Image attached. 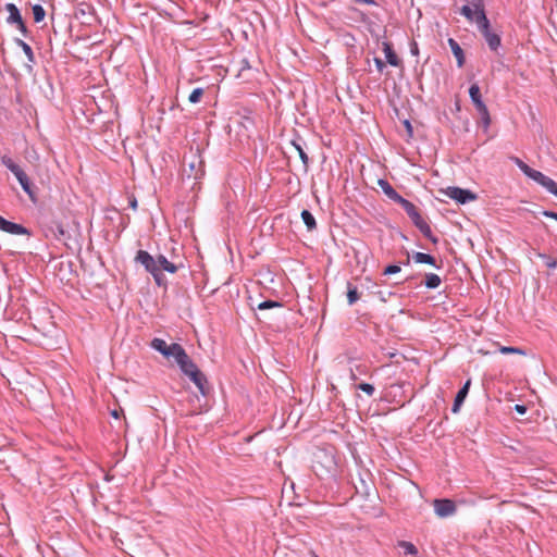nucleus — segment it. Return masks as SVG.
<instances>
[{"instance_id":"f257e3e1","label":"nucleus","mask_w":557,"mask_h":557,"mask_svg":"<svg viewBox=\"0 0 557 557\" xmlns=\"http://www.w3.org/2000/svg\"><path fill=\"white\" fill-rule=\"evenodd\" d=\"M135 262L141 264L145 270L152 275L156 284L160 287H166L168 285V280L163 274L164 271L175 273L178 270V265L169 261L165 256L158 255L154 258L146 250L137 251Z\"/></svg>"},{"instance_id":"f03ea898","label":"nucleus","mask_w":557,"mask_h":557,"mask_svg":"<svg viewBox=\"0 0 557 557\" xmlns=\"http://www.w3.org/2000/svg\"><path fill=\"white\" fill-rule=\"evenodd\" d=\"M475 8V24L483 35L488 48L492 51H497L502 45L500 36L491 29L490 21L485 14L484 0H471Z\"/></svg>"},{"instance_id":"7ed1b4c3","label":"nucleus","mask_w":557,"mask_h":557,"mask_svg":"<svg viewBox=\"0 0 557 557\" xmlns=\"http://www.w3.org/2000/svg\"><path fill=\"white\" fill-rule=\"evenodd\" d=\"M469 96L472 103L475 107V110L480 114L481 123L483 125L484 131L486 132L491 125V116L488 109L484 101L482 100L480 87L478 84H472L469 88Z\"/></svg>"},{"instance_id":"20e7f679","label":"nucleus","mask_w":557,"mask_h":557,"mask_svg":"<svg viewBox=\"0 0 557 557\" xmlns=\"http://www.w3.org/2000/svg\"><path fill=\"white\" fill-rule=\"evenodd\" d=\"M1 163L8 169L10 170L14 176L16 177V180L18 181L21 187L23 188V190L30 197L33 198L34 196V191L32 189V184H30V181L27 176V174L21 169V166L18 164H16L12 158H10L9 156H2L1 157Z\"/></svg>"},{"instance_id":"39448f33","label":"nucleus","mask_w":557,"mask_h":557,"mask_svg":"<svg viewBox=\"0 0 557 557\" xmlns=\"http://www.w3.org/2000/svg\"><path fill=\"white\" fill-rule=\"evenodd\" d=\"M408 216L412 221L413 225L419 228V231L430 239L433 244L438 243V238L435 237L432 233L430 225L423 220L418 208L414 206L410 211L407 212Z\"/></svg>"},{"instance_id":"423d86ee","label":"nucleus","mask_w":557,"mask_h":557,"mask_svg":"<svg viewBox=\"0 0 557 557\" xmlns=\"http://www.w3.org/2000/svg\"><path fill=\"white\" fill-rule=\"evenodd\" d=\"M5 10L9 13V16L7 17V23L9 25H16V27L21 32V34L24 37H26L28 35V29L23 21V17L21 15L18 8L14 3H7Z\"/></svg>"},{"instance_id":"0eeeda50","label":"nucleus","mask_w":557,"mask_h":557,"mask_svg":"<svg viewBox=\"0 0 557 557\" xmlns=\"http://www.w3.org/2000/svg\"><path fill=\"white\" fill-rule=\"evenodd\" d=\"M443 193L450 199L456 200L458 203L465 205L469 201L476 199V195L469 189H463L456 186L447 187Z\"/></svg>"},{"instance_id":"6e6552de","label":"nucleus","mask_w":557,"mask_h":557,"mask_svg":"<svg viewBox=\"0 0 557 557\" xmlns=\"http://www.w3.org/2000/svg\"><path fill=\"white\" fill-rule=\"evenodd\" d=\"M434 511L441 518H447L456 512V504L448 498L435 499Z\"/></svg>"},{"instance_id":"1a4fd4ad","label":"nucleus","mask_w":557,"mask_h":557,"mask_svg":"<svg viewBox=\"0 0 557 557\" xmlns=\"http://www.w3.org/2000/svg\"><path fill=\"white\" fill-rule=\"evenodd\" d=\"M0 230L12 235H29V231L22 224L5 220L0 215Z\"/></svg>"},{"instance_id":"9d476101","label":"nucleus","mask_w":557,"mask_h":557,"mask_svg":"<svg viewBox=\"0 0 557 557\" xmlns=\"http://www.w3.org/2000/svg\"><path fill=\"white\" fill-rule=\"evenodd\" d=\"M524 175L528 176L529 178L533 180L537 184H540L546 190L549 187H554V180H552L550 177L546 176L541 171L532 169L531 166L529 168V170L527 171V173Z\"/></svg>"},{"instance_id":"9b49d317","label":"nucleus","mask_w":557,"mask_h":557,"mask_svg":"<svg viewBox=\"0 0 557 557\" xmlns=\"http://www.w3.org/2000/svg\"><path fill=\"white\" fill-rule=\"evenodd\" d=\"M470 384H471V381L468 380L463 386L458 391L456 397H455V400H454V404H453V407H451V411L454 413H457L460 409V406L462 405V403L465 401L468 393H469V388H470Z\"/></svg>"},{"instance_id":"f8f14e48","label":"nucleus","mask_w":557,"mask_h":557,"mask_svg":"<svg viewBox=\"0 0 557 557\" xmlns=\"http://www.w3.org/2000/svg\"><path fill=\"white\" fill-rule=\"evenodd\" d=\"M188 377L195 383V385L198 387L200 393L203 396H206L207 395L206 384L208 383L206 375L198 369V370L191 372Z\"/></svg>"},{"instance_id":"ddd939ff","label":"nucleus","mask_w":557,"mask_h":557,"mask_svg":"<svg viewBox=\"0 0 557 557\" xmlns=\"http://www.w3.org/2000/svg\"><path fill=\"white\" fill-rule=\"evenodd\" d=\"M168 351L169 352H166L165 358H168V359L173 358L176 363L178 362V360H182L187 355L185 349L182 347V345H180L177 343L170 344Z\"/></svg>"},{"instance_id":"4468645a","label":"nucleus","mask_w":557,"mask_h":557,"mask_svg":"<svg viewBox=\"0 0 557 557\" xmlns=\"http://www.w3.org/2000/svg\"><path fill=\"white\" fill-rule=\"evenodd\" d=\"M448 45H449V48H450L454 57L457 60L458 67L463 66V64H465V53H463V50L461 49V47L459 46V44L454 38H449L448 39Z\"/></svg>"},{"instance_id":"2eb2a0df","label":"nucleus","mask_w":557,"mask_h":557,"mask_svg":"<svg viewBox=\"0 0 557 557\" xmlns=\"http://www.w3.org/2000/svg\"><path fill=\"white\" fill-rule=\"evenodd\" d=\"M383 51L385 53V58L387 63H389L392 66H398L400 64V60L398 59L397 54L394 52L392 45L387 41L383 42Z\"/></svg>"},{"instance_id":"dca6fc26","label":"nucleus","mask_w":557,"mask_h":557,"mask_svg":"<svg viewBox=\"0 0 557 557\" xmlns=\"http://www.w3.org/2000/svg\"><path fill=\"white\" fill-rule=\"evenodd\" d=\"M177 366L180 367L181 371L187 376H189L191 372L198 370V367L189 358L188 355H186V357L183 358L182 360H178Z\"/></svg>"},{"instance_id":"f3484780","label":"nucleus","mask_w":557,"mask_h":557,"mask_svg":"<svg viewBox=\"0 0 557 557\" xmlns=\"http://www.w3.org/2000/svg\"><path fill=\"white\" fill-rule=\"evenodd\" d=\"M412 259L416 263H425L433 265L434 268L438 269L440 267L436 264V260L433 256L424 252H414L412 255Z\"/></svg>"},{"instance_id":"a211bd4d","label":"nucleus","mask_w":557,"mask_h":557,"mask_svg":"<svg viewBox=\"0 0 557 557\" xmlns=\"http://www.w3.org/2000/svg\"><path fill=\"white\" fill-rule=\"evenodd\" d=\"M301 219L305 225L307 226L308 231H313L317 228L315 219L309 210L305 209L301 211Z\"/></svg>"},{"instance_id":"6ab92c4d","label":"nucleus","mask_w":557,"mask_h":557,"mask_svg":"<svg viewBox=\"0 0 557 557\" xmlns=\"http://www.w3.org/2000/svg\"><path fill=\"white\" fill-rule=\"evenodd\" d=\"M442 283V278L435 273L425 274L424 285L429 289L437 288Z\"/></svg>"},{"instance_id":"aec40b11","label":"nucleus","mask_w":557,"mask_h":557,"mask_svg":"<svg viewBox=\"0 0 557 557\" xmlns=\"http://www.w3.org/2000/svg\"><path fill=\"white\" fill-rule=\"evenodd\" d=\"M151 348L159 351L162 356L165 357L166 352H169V346L166 342L162 338H153L150 343Z\"/></svg>"},{"instance_id":"412c9836","label":"nucleus","mask_w":557,"mask_h":557,"mask_svg":"<svg viewBox=\"0 0 557 557\" xmlns=\"http://www.w3.org/2000/svg\"><path fill=\"white\" fill-rule=\"evenodd\" d=\"M15 44L22 48L23 52L25 53L27 60L30 62V63H34L35 62V54H34V51L32 49V47L25 42L24 40L22 39H18L16 38L15 39Z\"/></svg>"},{"instance_id":"4be33fe9","label":"nucleus","mask_w":557,"mask_h":557,"mask_svg":"<svg viewBox=\"0 0 557 557\" xmlns=\"http://www.w3.org/2000/svg\"><path fill=\"white\" fill-rule=\"evenodd\" d=\"M360 296L358 293V289L355 285H352L350 282H347V300L348 305H354L359 300Z\"/></svg>"},{"instance_id":"5701e85b","label":"nucleus","mask_w":557,"mask_h":557,"mask_svg":"<svg viewBox=\"0 0 557 557\" xmlns=\"http://www.w3.org/2000/svg\"><path fill=\"white\" fill-rule=\"evenodd\" d=\"M379 186L391 200L398 194L386 180H379Z\"/></svg>"},{"instance_id":"b1692460","label":"nucleus","mask_w":557,"mask_h":557,"mask_svg":"<svg viewBox=\"0 0 557 557\" xmlns=\"http://www.w3.org/2000/svg\"><path fill=\"white\" fill-rule=\"evenodd\" d=\"M470 3H472L470 1ZM460 14L463 15L469 22L475 23V8L473 4H466L460 9Z\"/></svg>"},{"instance_id":"393cba45","label":"nucleus","mask_w":557,"mask_h":557,"mask_svg":"<svg viewBox=\"0 0 557 557\" xmlns=\"http://www.w3.org/2000/svg\"><path fill=\"white\" fill-rule=\"evenodd\" d=\"M32 10H33V15H34V21L36 23H40L41 21H44L45 16H46V11L41 4L33 5Z\"/></svg>"},{"instance_id":"a878e982","label":"nucleus","mask_w":557,"mask_h":557,"mask_svg":"<svg viewBox=\"0 0 557 557\" xmlns=\"http://www.w3.org/2000/svg\"><path fill=\"white\" fill-rule=\"evenodd\" d=\"M392 200L400 205L401 208L406 211V213L414 207V205L411 201L405 199L399 194H397L396 197H394Z\"/></svg>"},{"instance_id":"bb28decb","label":"nucleus","mask_w":557,"mask_h":557,"mask_svg":"<svg viewBox=\"0 0 557 557\" xmlns=\"http://www.w3.org/2000/svg\"><path fill=\"white\" fill-rule=\"evenodd\" d=\"M398 546L404 549V553L406 555H417L418 554L417 547L411 542L400 541L398 543Z\"/></svg>"},{"instance_id":"cd10ccee","label":"nucleus","mask_w":557,"mask_h":557,"mask_svg":"<svg viewBox=\"0 0 557 557\" xmlns=\"http://www.w3.org/2000/svg\"><path fill=\"white\" fill-rule=\"evenodd\" d=\"M293 146L298 151L299 158L301 159V162H302V164L305 166V170H307L308 165H309V157H308V154L305 152L302 147L299 144H297L296 141H293Z\"/></svg>"},{"instance_id":"c85d7f7f","label":"nucleus","mask_w":557,"mask_h":557,"mask_svg":"<svg viewBox=\"0 0 557 557\" xmlns=\"http://www.w3.org/2000/svg\"><path fill=\"white\" fill-rule=\"evenodd\" d=\"M283 304L274 300H264L258 305L259 310H268L273 308H282Z\"/></svg>"},{"instance_id":"c756f323","label":"nucleus","mask_w":557,"mask_h":557,"mask_svg":"<svg viewBox=\"0 0 557 557\" xmlns=\"http://www.w3.org/2000/svg\"><path fill=\"white\" fill-rule=\"evenodd\" d=\"M203 92H205L203 88H201V87L195 88L191 91V94L189 95L188 101L190 103H198L201 100Z\"/></svg>"},{"instance_id":"7c9ffc66","label":"nucleus","mask_w":557,"mask_h":557,"mask_svg":"<svg viewBox=\"0 0 557 557\" xmlns=\"http://www.w3.org/2000/svg\"><path fill=\"white\" fill-rule=\"evenodd\" d=\"M57 239H62L65 236V230L60 222L54 223V227L51 230Z\"/></svg>"},{"instance_id":"2f4dec72","label":"nucleus","mask_w":557,"mask_h":557,"mask_svg":"<svg viewBox=\"0 0 557 557\" xmlns=\"http://www.w3.org/2000/svg\"><path fill=\"white\" fill-rule=\"evenodd\" d=\"M539 257L544 260L545 262V265L548 268V269H555L557 268V259L555 258H552L549 257L548 255L546 253H539Z\"/></svg>"},{"instance_id":"473e14b6","label":"nucleus","mask_w":557,"mask_h":557,"mask_svg":"<svg viewBox=\"0 0 557 557\" xmlns=\"http://www.w3.org/2000/svg\"><path fill=\"white\" fill-rule=\"evenodd\" d=\"M499 351L504 355L508 354H518V355H525V351L518 347H511V346H502L499 348Z\"/></svg>"},{"instance_id":"72a5a7b5","label":"nucleus","mask_w":557,"mask_h":557,"mask_svg":"<svg viewBox=\"0 0 557 557\" xmlns=\"http://www.w3.org/2000/svg\"><path fill=\"white\" fill-rule=\"evenodd\" d=\"M358 388L364 392L367 395L372 396L375 392V388L370 383H361L358 385Z\"/></svg>"},{"instance_id":"f704fd0d","label":"nucleus","mask_w":557,"mask_h":557,"mask_svg":"<svg viewBox=\"0 0 557 557\" xmlns=\"http://www.w3.org/2000/svg\"><path fill=\"white\" fill-rule=\"evenodd\" d=\"M511 160L515 162V164L521 170V172L523 174L527 173V171L529 170V165L523 162L521 159H519L518 157H512Z\"/></svg>"},{"instance_id":"c9c22d12","label":"nucleus","mask_w":557,"mask_h":557,"mask_svg":"<svg viewBox=\"0 0 557 557\" xmlns=\"http://www.w3.org/2000/svg\"><path fill=\"white\" fill-rule=\"evenodd\" d=\"M400 272V267L397 264H389L385 268L384 274L385 275H392Z\"/></svg>"},{"instance_id":"e433bc0d","label":"nucleus","mask_w":557,"mask_h":557,"mask_svg":"<svg viewBox=\"0 0 557 557\" xmlns=\"http://www.w3.org/2000/svg\"><path fill=\"white\" fill-rule=\"evenodd\" d=\"M541 214L546 216V218H550L553 220H556L557 221V212H554V211H549V210H542L541 211Z\"/></svg>"},{"instance_id":"4c0bfd02","label":"nucleus","mask_w":557,"mask_h":557,"mask_svg":"<svg viewBox=\"0 0 557 557\" xmlns=\"http://www.w3.org/2000/svg\"><path fill=\"white\" fill-rule=\"evenodd\" d=\"M374 62H375V66H376L377 71L383 72V69L385 67V63L380 58H375Z\"/></svg>"},{"instance_id":"58836bf2","label":"nucleus","mask_w":557,"mask_h":557,"mask_svg":"<svg viewBox=\"0 0 557 557\" xmlns=\"http://www.w3.org/2000/svg\"><path fill=\"white\" fill-rule=\"evenodd\" d=\"M404 126L406 127V129H407V132H408L409 137H412L413 129H412V125H411V123H410L408 120H405V121H404Z\"/></svg>"},{"instance_id":"ea45409f","label":"nucleus","mask_w":557,"mask_h":557,"mask_svg":"<svg viewBox=\"0 0 557 557\" xmlns=\"http://www.w3.org/2000/svg\"><path fill=\"white\" fill-rule=\"evenodd\" d=\"M410 52L413 55H418L419 54V48H418V44L416 41H412L410 44Z\"/></svg>"},{"instance_id":"a19ab883","label":"nucleus","mask_w":557,"mask_h":557,"mask_svg":"<svg viewBox=\"0 0 557 557\" xmlns=\"http://www.w3.org/2000/svg\"><path fill=\"white\" fill-rule=\"evenodd\" d=\"M515 410L520 414H524L527 411V407L524 405H516Z\"/></svg>"},{"instance_id":"79ce46f5","label":"nucleus","mask_w":557,"mask_h":557,"mask_svg":"<svg viewBox=\"0 0 557 557\" xmlns=\"http://www.w3.org/2000/svg\"><path fill=\"white\" fill-rule=\"evenodd\" d=\"M188 166H189V172H187V171H186V169H185L184 171H185V172L187 173V175L190 177V176H191V174H193V172H194V170H195V162H189V163H188Z\"/></svg>"},{"instance_id":"37998d69","label":"nucleus","mask_w":557,"mask_h":557,"mask_svg":"<svg viewBox=\"0 0 557 557\" xmlns=\"http://www.w3.org/2000/svg\"><path fill=\"white\" fill-rule=\"evenodd\" d=\"M547 191H549L550 194H553L554 196L557 197V183L554 181V187H549L547 189Z\"/></svg>"},{"instance_id":"c03bdc74","label":"nucleus","mask_w":557,"mask_h":557,"mask_svg":"<svg viewBox=\"0 0 557 557\" xmlns=\"http://www.w3.org/2000/svg\"><path fill=\"white\" fill-rule=\"evenodd\" d=\"M129 207L134 210L137 209V200L135 197H133L131 200H129Z\"/></svg>"},{"instance_id":"a18cd8bd","label":"nucleus","mask_w":557,"mask_h":557,"mask_svg":"<svg viewBox=\"0 0 557 557\" xmlns=\"http://www.w3.org/2000/svg\"><path fill=\"white\" fill-rule=\"evenodd\" d=\"M552 14H553V16L557 17V2H556L555 9L553 10Z\"/></svg>"},{"instance_id":"49530a36","label":"nucleus","mask_w":557,"mask_h":557,"mask_svg":"<svg viewBox=\"0 0 557 557\" xmlns=\"http://www.w3.org/2000/svg\"><path fill=\"white\" fill-rule=\"evenodd\" d=\"M112 416H113L114 418H119L117 411H116V410L112 411Z\"/></svg>"},{"instance_id":"de8ad7c7","label":"nucleus","mask_w":557,"mask_h":557,"mask_svg":"<svg viewBox=\"0 0 557 557\" xmlns=\"http://www.w3.org/2000/svg\"><path fill=\"white\" fill-rule=\"evenodd\" d=\"M194 178H195V180L199 178V173H198V172H196V173L194 174Z\"/></svg>"}]
</instances>
